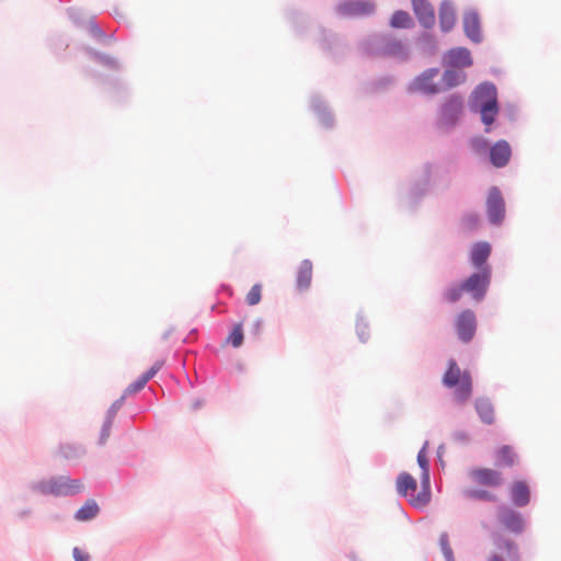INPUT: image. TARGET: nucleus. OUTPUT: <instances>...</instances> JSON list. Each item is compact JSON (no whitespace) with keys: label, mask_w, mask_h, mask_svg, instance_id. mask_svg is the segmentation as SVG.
I'll return each mask as SVG.
<instances>
[{"label":"nucleus","mask_w":561,"mask_h":561,"mask_svg":"<svg viewBox=\"0 0 561 561\" xmlns=\"http://www.w3.org/2000/svg\"><path fill=\"white\" fill-rule=\"evenodd\" d=\"M413 11L419 22L426 28L435 23L434 9L427 0H412Z\"/></svg>","instance_id":"1a4fd4ad"},{"label":"nucleus","mask_w":561,"mask_h":561,"mask_svg":"<svg viewBox=\"0 0 561 561\" xmlns=\"http://www.w3.org/2000/svg\"><path fill=\"white\" fill-rule=\"evenodd\" d=\"M443 383L455 388L454 396L459 403L467 402L472 394V379L469 371H461L454 359L448 362V368L443 377Z\"/></svg>","instance_id":"f257e3e1"},{"label":"nucleus","mask_w":561,"mask_h":561,"mask_svg":"<svg viewBox=\"0 0 561 561\" xmlns=\"http://www.w3.org/2000/svg\"><path fill=\"white\" fill-rule=\"evenodd\" d=\"M499 113L497 103L494 104H482L480 107L481 119L484 125H486V131H489V126L495 121V117Z\"/></svg>","instance_id":"a878e982"},{"label":"nucleus","mask_w":561,"mask_h":561,"mask_svg":"<svg viewBox=\"0 0 561 561\" xmlns=\"http://www.w3.org/2000/svg\"><path fill=\"white\" fill-rule=\"evenodd\" d=\"M474 408L484 424L491 425L495 422L494 407L489 399L478 398L474 402Z\"/></svg>","instance_id":"dca6fc26"},{"label":"nucleus","mask_w":561,"mask_h":561,"mask_svg":"<svg viewBox=\"0 0 561 561\" xmlns=\"http://www.w3.org/2000/svg\"><path fill=\"white\" fill-rule=\"evenodd\" d=\"M463 30L466 35L474 43L481 41L480 20L476 12H467L463 16Z\"/></svg>","instance_id":"4468645a"},{"label":"nucleus","mask_w":561,"mask_h":561,"mask_svg":"<svg viewBox=\"0 0 561 561\" xmlns=\"http://www.w3.org/2000/svg\"><path fill=\"white\" fill-rule=\"evenodd\" d=\"M243 337L242 324L239 323L233 327L232 331L227 337V342L230 343L233 347H240L243 343Z\"/></svg>","instance_id":"c756f323"},{"label":"nucleus","mask_w":561,"mask_h":561,"mask_svg":"<svg viewBox=\"0 0 561 561\" xmlns=\"http://www.w3.org/2000/svg\"><path fill=\"white\" fill-rule=\"evenodd\" d=\"M479 216L476 214H467L462 218V225L465 229L469 231L476 229L479 226Z\"/></svg>","instance_id":"72a5a7b5"},{"label":"nucleus","mask_w":561,"mask_h":561,"mask_svg":"<svg viewBox=\"0 0 561 561\" xmlns=\"http://www.w3.org/2000/svg\"><path fill=\"white\" fill-rule=\"evenodd\" d=\"M390 24H391L392 27L408 28V27L412 26L413 22H412V19L409 15L408 12H405V11H396L392 14Z\"/></svg>","instance_id":"bb28decb"},{"label":"nucleus","mask_w":561,"mask_h":561,"mask_svg":"<svg viewBox=\"0 0 561 561\" xmlns=\"http://www.w3.org/2000/svg\"><path fill=\"white\" fill-rule=\"evenodd\" d=\"M486 210L491 222L500 224L504 219L505 204L501 192L496 187L491 188L489 192Z\"/></svg>","instance_id":"39448f33"},{"label":"nucleus","mask_w":561,"mask_h":561,"mask_svg":"<svg viewBox=\"0 0 561 561\" xmlns=\"http://www.w3.org/2000/svg\"><path fill=\"white\" fill-rule=\"evenodd\" d=\"M456 24V13L450 2H443L439 9V25L444 32L450 31Z\"/></svg>","instance_id":"aec40b11"},{"label":"nucleus","mask_w":561,"mask_h":561,"mask_svg":"<svg viewBox=\"0 0 561 561\" xmlns=\"http://www.w3.org/2000/svg\"><path fill=\"white\" fill-rule=\"evenodd\" d=\"M72 451H73V448L67 447L64 453H65L66 457H70L72 455Z\"/></svg>","instance_id":"58836bf2"},{"label":"nucleus","mask_w":561,"mask_h":561,"mask_svg":"<svg viewBox=\"0 0 561 561\" xmlns=\"http://www.w3.org/2000/svg\"><path fill=\"white\" fill-rule=\"evenodd\" d=\"M465 494L467 497L473 499V500L489 501V502L497 501V497L493 493L488 491L486 489L470 488L465 491Z\"/></svg>","instance_id":"cd10ccee"},{"label":"nucleus","mask_w":561,"mask_h":561,"mask_svg":"<svg viewBox=\"0 0 561 561\" xmlns=\"http://www.w3.org/2000/svg\"><path fill=\"white\" fill-rule=\"evenodd\" d=\"M499 520L506 530L514 534L522 533L524 528L522 515L506 506L499 508Z\"/></svg>","instance_id":"0eeeda50"},{"label":"nucleus","mask_w":561,"mask_h":561,"mask_svg":"<svg viewBox=\"0 0 561 561\" xmlns=\"http://www.w3.org/2000/svg\"><path fill=\"white\" fill-rule=\"evenodd\" d=\"M476 327V316L471 310H463L456 320L457 333L463 342H469L473 337Z\"/></svg>","instance_id":"423d86ee"},{"label":"nucleus","mask_w":561,"mask_h":561,"mask_svg":"<svg viewBox=\"0 0 561 561\" xmlns=\"http://www.w3.org/2000/svg\"><path fill=\"white\" fill-rule=\"evenodd\" d=\"M396 488L399 495L404 496L410 502L412 496H417L416 480L408 472H401L396 481Z\"/></svg>","instance_id":"9d476101"},{"label":"nucleus","mask_w":561,"mask_h":561,"mask_svg":"<svg viewBox=\"0 0 561 561\" xmlns=\"http://www.w3.org/2000/svg\"><path fill=\"white\" fill-rule=\"evenodd\" d=\"M462 111V100L457 95H453L447 100L442 110L443 118L454 123Z\"/></svg>","instance_id":"412c9836"},{"label":"nucleus","mask_w":561,"mask_h":561,"mask_svg":"<svg viewBox=\"0 0 561 561\" xmlns=\"http://www.w3.org/2000/svg\"><path fill=\"white\" fill-rule=\"evenodd\" d=\"M491 253V247L488 242H478L472 247L470 259L473 266L482 268Z\"/></svg>","instance_id":"a211bd4d"},{"label":"nucleus","mask_w":561,"mask_h":561,"mask_svg":"<svg viewBox=\"0 0 561 561\" xmlns=\"http://www.w3.org/2000/svg\"><path fill=\"white\" fill-rule=\"evenodd\" d=\"M468 477L472 483L489 489L500 488L504 482L502 472L486 467H476L470 469Z\"/></svg>","instance_id":"20e7f679"},{"label":"nucleus","mask_w":561,"mask_h":561,"mask_svg":"<svg viewBox=\"0 0 561 561\" xmlns=\"http://www.w3.org/2000/svg\"><path fill=\"white\" fill-rule=\"evenodd\" d=\"M262 289L261 284H254L245 296V302L249 306L257 305L262 299Z\"/></svg>","instance_id":"7c9ffc66"},{"label":"nucleus","mask_w":561,"mask_h":561,"mask_svg":"<svg viewBox=\"0 0 561 561\" xmlns=\"http://www.w3.org/2000/svg\"><path fill=\"white\" fill-rule=\"evenodd\" d=\"M112 425H113V422L111 421V419H106V421L102 427L101 435H100V444H104L107 440V438L110 437Z\"/></svg>","instance_id":"f704fd0d"},{"label":"nucleus","mask_w":561,"mask_h":561,"mask_svg":"<svg viewBox=\"0 0 561 561\" xmlns=\"http://www.w3.org/2000/svg\"><path fill=\"white\" fill-rule=\"evenodd\" d=\"M439 546H440L442 552H443L446 561H455L454 560L453 549H451V547L449 545V538H448V535L446 533H443L439 536Z\"/></svg>","instance_id":"2f4dec72"},{"label":"nucleus","mask_w":561,"mask_h":561,"mask_svg":"<svg viewBox=\"0 0 561 561\" xmlns=\"http://www.w3.org/2000/svg\"><path fill=\"white\" fill-rule=\"evenodd\" d=\"M425 446L417 454V462L422 469L421 476V490L417 496H412L410 504L416 508H424L431 501V486H430V468L426 457Z\"/></svg>","instance_id":"f03ea898"},{"label":"nucleus","mask_w":561,"mask_h":561,"mask_svg":"<svg viewBox=\"0 0 561 561\" xmlns=\"http://www.w3.org/2000/svg\"><path fill=\"white\" fill-rule=\"evenodd\" d=\"M466 79V75L457 70H446L442 77V90L454 88Z\"/></svg>","instance_id":"393cba45"},{"label":"nucleus","mask_w":561,"mask_h":561,"mask_svg":"<svg viewBox=\"0 0 561 561\" xmlns=\"http://www.w3.org/2000/svg\"><path fill=\"white\" fill-rule=\"evenodd\" d=\"M490 158L493 165L504 167L511 158V147L505 140L497 141L490 151Z\"/></svg>","instance_id":"ddd939ff"},{"label":"nucleus","mask_w":561,"mask_h":561,"mask_svg":"<svg viewBox=\"0 0 561 561\" xmlns=\"http://www.w3.org/2000/svg\"><path fill=\"white\" fill-rule=\"evenodd\" d=\"M73 483H75V486H73L75 490L72 491V493L79 491V489H80V484L78 483V481H75Z\"/></svg>","instance_id":"ea45409f"},{"label":"nucleus","mask_w":561,"mask_h":561,"mask_svg":"<svg viewBox=\"0 0 561 561\" xmlns=\"http://www.w3.org/2000/svg\"><path fill=\"white\" fill-rule=\"evenodd\" d=\"M488 561H504V559L502 557H500L497 553H492L488 558Z\"/></svg>","instance_id":"4c0bfd02"},{"label":"nucleus","mask_w":561,"mask_h":561,"mask_svg":"<svg viewBox=\"0 0 561 561\" xmlns=\"http://www.w3.org/2000/svg\"><path fill=\"white\" fill-rule=\"evenodd\" d=\"M446 62L456 68L469 67L472 64L471 54L467 48H454L446 54Z\"/></svg>","instance_id":"f8f14e48"},{"label":"nucleus","mask_w":561,"mask_h":561,"mask_svg":"<svg viewBox=\"0 0 561 561\" xmlns=\"http://www.w3.org/2000/svg\"><path fill=\"white\" fill-rule=\"evenodd\" d=\"M495 463L499 467H513L517 462V454L510 445H503L495 450Z\"/></svg>","instance_id":"6ab92c4d"},{"label":"nucleus","mask_w":561,"mask_h":561,"mask_svg":"<svg viewBox=\"0 0 561 561\" xmlns=\"http://www.w3.org/2000/svg\"><path fill=\"white\" fill-rule=\"evenodd\" d=\"M473 100L480 107H482V104L497 103L496 88L489 82L480 84L473 92Z\"/></svg>","instance_id":"9b49d317"},{"label":"nucleus","mask_w":561,"mask_h":561,"mask_svg":"<svg viewBox=\"0 0 561 561\" xmlns=\"http://www.w3.org/2000/svg\"><path fill=\"white\" fill-rule=\"evenodd\" d=\"M491 279V267L483 266L478 273L470 275L462 282L466 293L470 294L477 301L483 299Z\"/></svg>","instance_id":"7ed1b4c3"},{"label":"nucleus","mask_w":561,"mask_h":561,"mask_svg":"<svg viewBox=\"0 0 561 561\" xmlns=\"http://www.w3.org/2000/svg\"><path fill=\"white\" fill-rule=\"evenodd\" d=\"M162 366V360L156 362L147 373H145L140 378H138L125 389L124 396H131L140 391L146 386V383L161 369Z\"/></svg>","instance_id":"2eb2a0df"},{"label":"nucleus","mask_w":561,"mask_h":561,"mask_svg":"<svg viewBox=\"0 0 561 561\" xmlns=\"http://www.w3.org/2000/svg\"><path fill=\"white\" fill-rule=\"evenodd\" d=\"M100 512L99 505L94 500H88L75 514L79 522L93 519Z\"/></svg>","instance_id":"5701e85b"},{"label":"nucleus","mask_w":561,"mask_h":561,"mask_svg":"<svg viewBox=\"0 0 561 561\" xmlns=\"http://www.w3.org/2000/svg\"><path fill=\"white\" fill-rule=\"evenodd\" d=\"M439 70L436 68L424 71L414 80L413 89L425 94L439 93L442 91L440 87L433 82Z\"/></svg>","instance_id":"6e6552de"},{"label":"nucleus","mask_w":561,"mask_h":561,"mask_svg":"<svg viewBox=\"0 0 561 561\" xmlns=\"http://www.w3.org/2000/svg\"><path fill=\"white\" fill-rule=\"evenodd\" d=\"M312 279V263L309 260H304L297 272V287L299 290H306L310 287Z\"/></svg>","instance_id":"4be33fe9"},{"label":"nucleus","mask_w":561,"mask_h":561,"mask_svg":"<svg viewBox=\"0 0 561 561\" xmlns=\"http://www.w3.org/2000/svg\"><path fill=\"white\" fill-rule=\"evenodd\" d=\"M463 293H466L463 284H455L445 290L444 298L446 301L453 304L458 301L462 297Z\"/></svg>","instance_id":"c85d7f7f"},{"label":"nucleus","mask_w":561,"mask_h":561,"mask_svg":"<svg viewBox=\"0 0 561 561\" xmlns=\"http://www.w3.org/2000/svg\"><path fill=\"white\" fill-rule=\"evenodd\" d=\"M124 399H125V396H123L119 400H117L113 403V405L111 407V409L107 412L106 419H111L112 422L114 421V417H115L118 409L122 407Z\"/></svg>","instance_id":"c9c22d12"},{"label":"nucleus","mask_w":561,"mask_h":561,"mask_svg":"<svg viewBox=\"0 0 561 561\" xmlns=\"http://www.w3.org/2000/svg\"><path fill=\"white\" fill-rule=\"evenodd\" d=\"M346 14L363 15L374 12V4L370 2H348L343 5Z\"/></svg>","instance_id":"b1692460"},{"label":"nucleus","mask_w":561,"mask_h":561,"mask_svg":"<svg viewBox=\"0 0 561 561\" xmlns=\"http://www.w3.org/2000/svg\"><path fill=\"white\" fill-rule=\"evenodd\" d=\"M494 543L497 548L504 547L508 554H515L514 559H517V547L516 543L512 540H502L500 535H494Z\"/></svg>","instance_id":"473e14b6"},{"label":"nucleus","mask_w":561,"mask_h":561,"mask_svg":"<svg viewBox=\"0 0 561 561\" xmlns=\"http://www.w3.org/2000/svg\"><path fill=\"white\" fill-rule=\"evenodd\" d=\"M72 554L76 561H89V554L81 551L79 548H73Z\"/></svg>","instance_id":"e433bc0d"},{"label":"nucleus","mask_w":561,"mask_h":561,"mask_svg":"<svg viewBox=\"0 0 561 561\" xmlns=\"http://www.w3.org/2000/svg\"><path fill=\"white\" fill-rule=\"evenodd\" d=\"M511 497L516 506L527 505L530 500V491L526 482L515 481L511 488Z\"/></svg>","instance_id":"f3484780"}]
</instances>
